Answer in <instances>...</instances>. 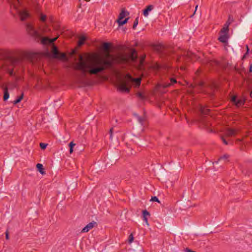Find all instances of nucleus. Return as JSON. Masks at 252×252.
<instances>
[{"mask_svg": "<svg viewBox=\"0 0 252 252\" xmlns=\"http://www.w3.org/2000/svg\"><path fill=\"white\" fill-rule=\"evenodd\" d=\"M94 62H88L84 60L83 55H79V62L76 63L74 69L80 71L81 72L80 78L83 81L88 80L87 74L90 75H96L102 72L104 69L102 67L93 66Z\"/></svg>", "mask_w": 252, "mask_h": 252, "instance_id": "f257e3e1", "label": "nucleus"}, {"mask_svg": "<svg viewBox=\"0 0 252 252\" xmlns=\"http://www.w3.org/2000/svg\"><path fill=\"white\" fill-rule=\"evenodd\" d=\"M145 55L142 56L138 60L137 53L135 49H131L129 54L121 55L118 57L117 62L121 64H129L133 63L138 65L139 69H142L144 66Z\"/></svg>", "mask_w": 252, "mask_h": 252, "instance_id": "f03ea898", "label": "nucleus"}, {"mask_svg": "<svg viewBox=\"0 0 252 252\" xmlns=\"http://www.w3.org/2000/svg\"><path fill=\"white\" fill-rule=\"evenodd\" d=\"M175 55L176 58V62L182 70L186 69V65L188 63L196 59V55L190 51L181 49H179L175 52Z\"/></svg>", "mask_w": 252, "mask_h": 252, "instance_id": "7ed1b4c3", "label": "nucleus"}, {"mask_svg": "<svg viewBox=\"0 0 252 252\" xmlns=\"http://www.w3.org/2000/svg\"><path fill=\"white\" fill-rule=\"evenodd\" d=\"M19 62L17 59H10L5 61L1 66L2 69L6 71L10 76L15 75L14 73V68L15 64Z\"/></svg>", "mask_w": 252, "mask_h": 252, "instance_id": "20e7f679", "label": "nucleus"}, {"mask_svg": "<svg viewBox=\"0 0 252 252\" xmlns=\"http://www.w3.org/2000/svg\"><path fill=\"white\" fill-rule=\"evenodd\" d=\"M229 31V24L225 25L220 31L219 34L220 36L218 38V40L223 43H227L228 42V39L229 38L228 35Z\"/></svg>", "mask_w": 252, "mask_h": 252, "instance_id": "39448f33", "label": "nucleus"}, {"mask_svg": "<svg viewBox=\"0 0 252 252\" xmlns=\"http://www.w3.org/2000/svg\"><path fill=\"white\" fill-rule=\"evenodd\" d=\"M113 65V60H101L98 62H94L93 66L102 67L104 69L102 71L105 70L107 68H111Z\"/></svg>", "mask_w": 252, "mask_h": 252, "instance_id": "423d86ee", "label": "nucleus"}, {"mask_svg": "<svg viewBox=\"0 0 252 252\" xmlns=\"http://www.w3.org/2000/svg\"><path fill=\"white\" fill-rule=\"evenodd\" d=\"M118 89L122 93H128L130 89V83L127 80L122 81L118 85Z\"/></svg>", "mask_w": 252, "mask_h": 252, "instance_id": "0eeeda50", "label": "nucleus"}, {"mask_svg": "<svg viewBox=\"0 0 252 252\" xmlns=\"http://www.w3.org/2000/svg\"><path fill=\"white\" fill-rule=\"evenodd\" d=\"M26 30L28 33L32 37L37 38L39 37V34L34 27L30 23L26 24Z\"/></svg>", "mask_w": 252, "mask_h": 252, "instance_id": "6e6552de", "label": "nucleus"}, {"mask_svg": "<svg viewBox=\"0 0 252 252\" xmlns=\"http://www.w3.org/2000/svg\"><path fill=\"white\" fill-rule=\"evenodd\" d=\"M37 53L31 52H25L24 54V58L32 63L37 60Z\"/></svg>", "mask_w": 252, "mask_h": 252, "instance_id": "1a4fd4ad", "label": "nucleus"}, {"mask_svg": "<svg viewBox=\"0 0 252 252\" xmlns=\"http://www.w3.org/2000/svg\"><path fill=\"white\" fill-rule=\"evenodd\" d=\"M125 78L130 83L131 82H133L135 87H139L140 85L141 79L140 78H133L129 74H127L125 76Z\"/></svg>", "mask_w": 252, "mask_h": 252, "instance_id": "9d476101", "label": "nucleus"}, {"mask_svg": "<svg viewBox=\"0 0 252 252\" xmlns=\"http://www.w3.org/2000/svg\"><path fill=\"white\" fill-rule=\"evenodd\" d=\"M96 225L97 223L96 222L93 221L91 222H90L86 226H85L82 230L81 232L86 233L88 232L90 229H92L95 225Z\"/></svg>", "mask_w": 252, "mask_h": 252, "instance_id": "9b49d317", "label": "nucleus"}, {"mask_svg": "<svg viewBox=\"0 0 252 252\" xmlns=\"http://www.w3.org/2000/svg\"><path fill=\"white\" fill-rule=\"evenodd\" d=\"M20 20L22 21H25L30 16L29 13L26 10H21L19 13Z\"/></svg>", "mask_w": 252, "mask_h": 252, "instance_id": "f8f14e48", "label": "nucleus"}, {"mask_svg": "<svg viewBox=\"0 0 252 252\" xmlns=\"http://www.w3.org/2000/svg\"><path fill=\"white\" fill-rule=\"evenodd\" d=\"M52 53L53 55V57L54 58H57L59 57V52L58 50V47L55 45H53L52 50Z\"/></svg>", "mask_w": 252, "mask_h": 252, "instance_id": "ddd939ff", "label": "nucleus"}, {"mask_svg": "<svg viewBox=\"0 0 252 252\" xmlns=\"http://www.w3.org/2000/svg\"><path fill=\"white\" fill-rule=\"evenodd\" d=\"M154 8V6L153 5H149L146 7L145 9H144L143 11V14L145 16L147 17L149 15V12L151 11Z\"/></svg>", "mask_w": 252, "mask_h": 252, "instance_id": "4468645a", "label": "nucleus"}, {"mask_svg": "<svg viewBox=\"0 0 252 252\" xmlns=\"http://www.w3.org/2000/svg\"><path fill=\"white\" fill-rule=\"evenodd\" d=\"M142 215H143L144 221L146 222V223L147 225H148V219H147V217L150 216V213L148 211H147L146 210H145L142 211Z\"/></svg>", "mask_w": 252, "mask_h": 252, "instance_id": "2eb2a0df", "label": "nucleus"}, {"mask_svg": "<svg viewBox=\"0 0 252 252\" xmlns=\"http://www.w3.org/2000/svg\"><path fill=\"white\" fill-rule=\"evenodd\" d=\"M236 134H237L236 130H235L234 129H232V128L228 129L226 132V134L228 136H229V137L235 135Z\"/></svg>", "mask_w": 252, "mask_h": 252, "instance_id": "dca6fc26", "label": "nucleus"}, {"mask_svg": "<svg viewBox=\"0 0 252 252\" xmlns=\"http://www.w3.org/2000/svg\"><path fill=\"white\" fill-rule=\"evenodd\" d=\"M128 14L129 13L128 12L125 11L124 9H123L121 12L120 13L119 18L117 20H118V21L123 20L126 15Z\"/></svg>", "mask_w": 252, "mask_h": 252, "instance_id": "f3484780", "label": "nucleus"}, {"mask_svg": "<svg viewBox=\"0 0 252 252\" xmlns=\"http://www.w3.org/2000/svg\"><path fill=\"white\" fill-rule=\"evenodd\" d=\"M64 61H67L68 59L64 53H59V57L57 58Z\"/></svg>", "mask_w": 252, "mask_h": 252, "instance_id": "a211bd4d", "label": "nucleus"}, {"mask_svg": "<svg viewBox=\"0 0 252 252\" xmlns=\"http://www.w3.org/2000/svg\"><path fill=\"white\" fill-rule=\"evenodd\" d=\"M36 167L37 168L38 171L42 175L45 174V172L44 170L43 166L42 164L37 163L36 164Z\"/></svg>", "mask_w": 252, "mask_h": 252, "instance_id": "6ab92c4d", "label": "nucleus"}, {"mask_svg": "<svg viewBox=\"0 0 252 252\" xmlns=\"http://www.w3.org/2000/svg\"><path fill=\"white\" fill-rule=\"evenodd\" d=\"M111 44L109 42H104L102 44V49L105 51H108L111 47Z\"/></svg>", "mask_w": 252, "mask_h": 252, "instance_id": "aec40b11", "label": "nucleus"}, {"mask_svg": "<svg viewBox=\"0 0 252 252\" xmlns=\"http://www.w3.org/2000/svg\"><path fill=\"white\" fill-rule=\"evenodd\" d=\"M86 38L84 36H82L79 38L77 44L79 47L82 46L84 44V42L86 40Z\"/></svg>", "mask_w": 252, "mask_h": 252, "instance_id": "412c9836", "label": "nucleus"}, {"mask_svg": "<svg viewBox=\"0 0 252 252\" xmlns=\"http://www.w3.org/2000/svg\"><path fill=\"white\" fill-rule=\"evenodd\" d=\"M9 96V94L8 92V89L7 88H5L4 90V94H3V100L6 101L8 99Z\"/></svg>", "mask_w": 252, "mask_h": 252, "instance_id": "4be33fe9", "label": "nucleus"}, {"mask_svg": "<svg viewBox=\"0 0 252 252\" xmlns=\"http://www.w3.org/2000/svg\"><path fill=\"white\" fill-rule=\"evenodd\" d=\"M128 20V18H127L124 20H120L118 21V20H117L116 22L119 24V26H121L126 24Z\"/></svg>", "mask_w": 252, "mask_h": 252, "instance_id": "5701e85b", "label": "nucleus"}, {"mask_svg": "<svg viewBox=\"0 0 252 252\" xmlns=\"http://www.w3.org/2000/svg\"><path fill=\"white\" fill-rule=\"evenodd\" d=\"M23 98V94H22L21 95L18 96V97L13 101L14 104H16L19 103Z\"/></svg>", "mask_w": 252, "mask_h": 252, "instance_id": "b1692460", "label": "nucleus"}, {"mask_svg": "<svg viewBox=\"0 0 252 252\" xmlns=\"http://www.w3.org/2000/svg\"><path fill=\"white\" fill-rule=\"evenodd\" d=\"M171 83H169L165 86V87H168L171 85L177 83L176 79L175 78H170V79Z\"/></svg>", "mask_w": 252, "mask_h": 252, "instance_id": "393cba45", "label": "nucleus"}, {"mask_svg": "<svg viewBox=\"0 0 252 252\" xmlns=\"http://www.w3.org/2000/svg\"><path fill=\"white\" fill-rule=\"evenodd\" d=\"M245 102V100L243 99H237L236 105L238 107L243 105Z\"/></svg>", "mask_w": 252, "mask_h": 252, "instance_id": "a878e982", "label": "nucleus"}, {"mask_svg": "<svg viewBox=\"0 0 252 252\" xmlns=\"http://www.w3.org/2000/svg\"><path fill=\"white\" fill-rule=\"evenodd\" d=\"M75 144L73 143V142H71L69 144V153L71 154L73 151V147L75 146Z\"/></svg>", "mask_w": 252, "mask_h": 252, "instance_id": "bb28decb", "label": "nucleus"}, {"mask_svg": "<svg viewBox=\"0 0 252 252\" xmlns=\"http://www.w3.org/2000/svg\"><path fill=\"white\" fill-rule=\"evenodd\" d=\"M49 38L48 37H43L41 40V43L43 44H49Z\"/></svg>", "mask_w": 252, "mask_h": 252, "instance_id": "cd10ccee", "label": "nucleus"}, {"mask_svg": "<svg viewBox=\"0 0 252 252\" xmlns=\"http://www.w3.org/2000/svg\"><path fill=\"white\" fill-rule=\"evenodd\" d=\"M229 156L228 155H224L222 157H220L219 158L218 161L224 160V162H226Z\"/></svg>", "mask_w": 252, "mask_h": 252, "instance_id": "c85d7f7f", "label": "nucleus"}, {"mask_svg": "<svg viewBox=\"0 0 252 252\" xmlns=\"http://www.w3.org/2000/svg\"><path fill=\"white\" fill-rule=\"evenodd\" d=\"M47 19V16L46 15H44L42 13L40 15V21L42 22H45Z\"/></svg>", "mask_w": 252, "mask_h": 252, "instance_id": "c756f323", "label": "nucleus"}, {"mask_svg": "<svg viewBox=\"0 0 252 252\" xmlns=\"http://www.w3.org/2000/svg\"><path fill=\"white\" fill-rule=\"evenodd\" d=\"M138 24V17H137L134 22H133V26H132V28L133 29H135L136 27V26H137Z\"/></svg>", "mask_w": 252, "mask_h": 252, "instance_id": "7c9ffc66", "label": "nucleus"}, {"mask_svg": "<svg viewBox=\"0 0 252 252\" xmlns=\"http://www.w3.org/2000/svg\"><path fill=\"white\" fill-rule=\"evenodd\" d=\"M58 37H56L53 38H49V44H54V43L56 41V40L58 39Z\"/></svg>", "mask_w": 252, "mask_h": 252, "instance_id": "2f4dec72", "label": "nucleus"}, {"mask_svg": "<svg viewBox=\"0 0 252 252\" xmlns=\"http://www.w3.org/2000/svg\"><path fill=\"white\" fill-rule=\"evenodd\" d=\"M47 146V144L44 143H40V147L41 149L44 150L46 149V147Z\"/></svg>", "mask_w": 252, "mask_h": 252, "instance_id": "473e14b6", "label": "nucleus"}, {"mask_svg": "<svg viewBox=\"0 0 252 252\" xmlns=\"http://www.w3.org/2000/svg\"><path fill=\"white\" fill-rule=\"evenodd\" d=\"M133 236L132 234H130L128 237V243H131L133 241Z\"/></svg>", "mask_w": 252, "mask_h": 252, "instance_id": "72a5a7b5", "label": "nucleus"}, {"mask_svg": "<svg viewBox=\"0 0 252 252\" xmlns=\"http://www.w3.org/2000/svg\"><path fill=\"white\" fill-rule=\"evenodd\" d=\"M151 201H155V202L160 203L159 200H158V198L157 196L152 197L151 199Z\"/></svg>", "mask_w": 252, "mask_h": 252, "instance_id": "f704fd0d", "label": "nucleus"}, {"mask_svg": "<svg viewBox=\"0 0 252 252\" xmlns=\"http://www.w3.org/2000/svg\"><path fill=\"white\" fill-rule=\"evenodd\" d=\"M237 96L234 95V96H233L232 98H231V101L233 103H235V104H236V103L237 102Z\"/></svg>", "mask_w": 252, "mask_h": 252, "instance_id": "c9c22d12", "label": "nucleus"}, {"mask_svg": "<svg viewBox=\"0 0 252 252\" xmlns=\"http://www.w3.org/2000/svg\"><path fill=\"white\" fill-rule=\"evenodd\" d=\"M113 127H112L109 130L110 139L111 140L112 139V137H113Z\"/></svg>", "mask_w": 252, "mask_h": 252, "instance_id": "e433bc0d", "label": "nucleus"}, {"mask_svg": "<svg viewBox=\"0 0 252 252\" xmlns=\"http://www.w3.org/2000/svg\"><path fill=\"white\" fill-rule=\"evenodd\" d=\"M205 84L203 82L200 81L198 83V86L200 89H203L204 87Z\"/></svg>", "mask_w": 252, "mask_h": 252, "instance_id": "4c0bfd02", "label": "nucleus"}, {"mask_svg": "<svg viewBox=\"0 0 252 252\" xmlns=\"http://www.w3.org/2000/svg\"><path fill=\"white\" fill-rule=\"evenodd\" d=\"M221 139L225 145H227L228 144V142L223 136H221Z\"/></svg>", "mask_w": 252, "mask_h": 252, "instance_id": "58836bf2", "label": "nucleus"}, {"mask_svg": "<svg viewBox=\"0 0 252 252\" xmlns=\"http://www.w3.org/2000/svg\"><path fill=\"white\" fill-rule=\"evenodd\" d=\"M137 96H138L139 97H140V98H142V99H143V98H144V95H143L142 94V93H138L137 94Z\"/></svg>", "mask_w": 252, "mask_h": 252, "instance_id": "ea45409f", "label": "nucleus"}, {"mask_svg": "<svg viewBox=\"0 0 252 252\" xmlns=\"http://www.w3.org/2000/svg\"><path fill=\"white\" fill-rule=\"evenodd\" d=\"M5 238L7 240L9 239V233L8 230H7L5 232Z\"/></svg>", "mask_w": 252, "mask_h": 252, "instance_id": "a19ab883", "label": "nucleus"}, {"mask_svg": "<svg viewBox=\"0 0 252 252\" xmlns=\"http://www.w3.org/2000/svg\"><path fill=\"white\" fill-rule=\"evenodd\" d=\"M138 120L139 122V123H140L141 124H142V122L143 121V119L140 117H138Z\"/></svg>", "mask_w": 252, "mask_h": 252, "instance_id": "79ce46f5", "label": "nucleus"}, {"mask_svg": "<svg viewBox=\"0 0 252 252\" xmlns=\"http://www.w3.org/2000/svg\"><path fill=\"white\" fill-rule=\"evenodd\" d=\"M249 71L252 72V63L250 66Z\"/></svg>", "mask_w": 252, "mask_h": 252, "instance_id": "37998d69", "label": "nucleus"}, {"mask_svg": "<svg viewBox=\"0 0 252 252\" xmlns=\"http://www.w3.org/2000/svg\"><path fill=\"white\" fill-rule=\"evenodd\" d=\"M246 49H247V51H246V52H249V51H250V49H249V46H248V45H246Z\"/></svg>", "mask_w": 252, "mask_h": 252, "instance_id": "c03bdc74", "label": "nucleus"}, {"mask_svg": "<svg viewBox=\"0 0 252 252\" xmlns=\"http://www.w3.org/2000/svg\"><path fill=\"white\" fill-rule=\"evenodd\" d=\"M249 53V52H246V53L245 54V55H244L243 58H245L247 55H248Z\"/></svg>", "mask_w": 252, "mask_h": 252, "instance_id": "a18cd8bd", "label": "nucleus"}, {"mask_svg": "<svg viewBox=\"0 0 252 252\" xmlns=\"http://www.w3.org/2000/svg\"><path fill=\"white\" fill-rule=\"evenodd\" d=\"M197 7H198V5H196V6H195V11L194 12L193 14H194V13H195V12H196V11L197 10Z\"/></svg>", "mask_w": 252, "mask_h": 252, "instance_id": "49530a36", "label": "nucleus"}, {"mask_svg": "<svg viewBox=\"0 0 252 252\" xmlns=\"http://www.w3.org/2000/svg\"><path fill=\"white\" fill-rule=\"evenodd\" d=\"M229 24V25H230V23H228V22H226L225 25H224V26H225L226 25H228Z\"/></svg>", "mask_w": 252, "mask_h": 252, "instance_id": "de8ad7c7", "label": "nucleus"}, {"mask_svg": "<svg viewBox=\"0 0 252 252\" xmlns=\"http://www.w3.org/2000/svg\"><path fill=\"white\" fill-rule=\"evenodd\" d=\"M250 96L252 98V91L250 93Z\"/></svg>", "mask_w": 252, "mask_h": 252, "instance_id": "09e8293b", "label": "nucleus"}, {"mask_svg": "<svg viewBox=\"0 0 252 252\" xmlns=\"http://www.w3.org/2000/svg\"><path fill=\"white\" fill-rule=\"evenodd\" d=\"M201 111H202V113H204L205 114H208L207 112H203L202 110Z\"/></svg>", "mask_w": 252, "mask_h": 252, "instance_id": "8fccbe9b", "label": "nucleus"}]
</instances>
